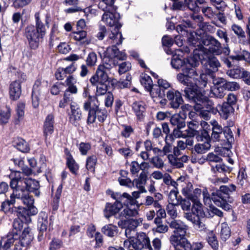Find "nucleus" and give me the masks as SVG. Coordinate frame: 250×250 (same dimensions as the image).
Here are the masks:
<instances>
[{
    "mask_svg": "<svg viewBox=\"0 0 250 250\" xmlns=\"http://www.w3.org/2000/svg\"><path fill=\"white\" fill-rule=\"evenodd\" d=\"M188 42L190 46L195 47L192 57L188 60L192 67L196 66L199 61L206 60L208 52L215 55L222 53L221 43L211 36H201L195 32H190Z\"/></svg>",
    "mask_w": 250,
    "mask_h": 250,
    "instance_id": "f257e3e1",
    "label": "nucleus"
},
{
    "mask_svg": "<svg viewBox=\"0 0 250 250\" xmlns=\"http://www.w3.org/2000/svg\"><path fill=\"white\" fill-rule=\"evenodd\" d=\"M35 25H29L24 29V36L27 39L32 49H36L39 42L45 36L46 31L45 26L42 22L39 12L35 14Z\"/></svg>",
    "mask_w": 250,
    "mask_h": 250,
    "instance_id": "f03ea898",
    "label": "nucleus"
},
{
    "mask_svg": "<svg viewBox=\"0 0 250 250\" xmlns=\"http://www.w3.org/2000/svg\"><path fill=\"white\" fill-rule=\"evenodd\" d=\"M10 186L13 189H19L25 192H33L35 196H40L39 182L31 178L22 177L20 171L15 172V177L11 179Z\"/></svg>",
    "mask_w": 250,
    "mask_h": 250,
    "instance_id": "7ed1b4c3",
    "label": "nucleus"
},
{
    "mask_svg": "<svg viewBox=\"0 0 250 250\" xmlns=\"http://www.w3.org/2000/svg\"><path fill=\"white\" fill-rule=\"evenodd\" d=\"M236 187L233 184L229 186L223 185L219 189L212 193V200L214 204L225 210L231 209V206L229 204L232 201L230 194L236 190Z\"/></svg>",
    "mask_w": 250,
    "mask_h": 250,
    "instance_id": "20e7f679",
    "label": "nucleus"
},
{
    "mask_svg": "<svg viewBox=\"0 0 250 250\" xmlns=\"http://www.w3.org/2000/svg\"><path fill=\"white\" fill-rule=\"evenodd\" d=\"M98 101L95 96H89L87 100L83 104V109L88 111L87 123L93 124L96 118L100 122L103 123L107 118V111L100 109Z\"/></svg>",
    "mask_w": 250,
    "mask_h": 250,
    "instance_id": "39448f33",
    "label": "nucleus"
},
{
    "mask_svg": "<svg viewBox=\"0 0 250 250\" xmlns=\"http://www.w3.org/2000/svg\"><path fill=\"white\" fill-rule=\"evenodd\" d=\"M185 94L189 100L194 103L193 106L195 110L203 109L210 111L212 113H216L217 110L214 107L213 102L200 94L196 88L195 90L190 88H186Z\"/></svg>",
    "mask_w": 250,
    "mask_h": 250,
    "instance_id": "423d86ee",
    "label": "nucleus"
},
{
    "mask_svg": "<svg viewBox=\"0 0 250 250\" xmlns=\"http://www.w3.org/2000/svg\"><path fill=\"white\" fill-rule=\"evenodd\" d=\"M102 17V21L105 22L111 27V33L109 35V38L113 40V43L116 44H121L123 42L122 33L119 32V29L122 24L118 22V20L116 19V15L113 14V11H106Z\"/></svg>",
    "mask_w": 250,
    "mask_h": 250,
    "instance_id": "0eeeda50",
    "label": "nucleus"
},
{
    "mask_svg": "<svg viewBox=\"0 0 250 250\" xmlns=\"http://www.w3.org/2000/svg\"><path fill=\"white\" fill-rule=\"evenodd\" d=\"M188 227L180 220H173V247L176 249L181 244L185 245L188 248L187 239L186 234Z\"/></svg>",
    "mask_w": 250,
    "mask_h": 250,
    "instance_id": "6e6552de",
    "label": "nucleus"
},
{
    "mask_svg": "<svg viewBox=\"0 0 250 250\" xmlns=\"http://www.w3.org/2000/svg\"><path fill=\"white\" fill-rule=\"evenodd\" d=\"M208 60L206 63L205 68V73H202L200 75L199 79L201 81H198L196 84L201 88H204L206 86L208 76H212L213 73L218 70V68L220 66V63L218 59L215 57H207Z\"/></svg>",
    "mask_w": 250,
    "mask_h": 250,
    "instance_id": "1a4fd4ad",
    "label": "nucleus"
},
{
    "mask_svg": "<svg viewBox=\"0 0 250 250\" xmlns=\"http://www.w3.org/2000/svg\"><path fill=\"white\" fill-rule=\"evenodd\" d=\"M186 115L184 113V111H180L178 114H175L173 115V127H174L173 130V137L175 138L182 137L184 138L188 137V133L185 130L184 132L181 131V129L185 127L186 126V123L185 120L186 119Z\"/></svg>",
    "mask_w": 250,
    "mask_h": 250,
    "instance_id": "9d476101",
    "label": "nucleus"
},
{
    "mask_svg": "<svg viewBox=\"0 0 250 250\" xmlns=\"http://www.w3.org/2000/svg\"><path fill=\"white\" fill-rule=\"evenodd\" d=\"M197 77L198 74L195 70L194 68H190L188 69L187 75L180 73L177 75V78L180 83L187 85V87L185 88V90L187 88L195 90V88L197 89V88H202L196 84V82L198 83V81H201Z\"/></svg>",
    "mask_w": 250,
    "mask_h": 250,
    "instance_id": "9b49d317",
    "label": "nucleus"
},
{
    "mask_svg": "<svg viewBox=\"0 0 250 250\" xmlns=\"http://www.w3.org/2000/svg\"><path fill=\"white\" fill-rule=\"evenodd\" d=\"M107 193L111 196V197L116 200V203L118 205H121V209L123 206H136V201L129 194L126 192L123 193L122 194L119 192H114L111 190H108Z\"/></svg>",
    "mask_w": 250,
    "mask_h": 250,
    "instance_id": "f8f14e48",
    "label": "nucleus"
},
{
    "mask_svg": "<svg viewBox=\"0 0 250 250\" xmlns=\"http://www.w3.org/2000/svg\"><path fill=\"white\" fill-rule=\"evenodd\" d=\"M133 249L135 250H142L144 249L153 250L149 237L143 232L138 233L136 237L133 238Z\"/></svg>",
    "mask_w": 250,
    "mask_h": 250,
    "instance_id": "ddd939ff",
    "label": "nucleus"
},
{
    "mask_svg": "<svg viewBox=\"0 0 250 250\" xmlns=\"http://www.w3.org/2000/svg\"><path fill=\"white\" fill-rule=\"evenodd\" d=\"M107 68L103 66H98L95 74L90 79V82L93 86H95L98 83H106L107 82L111 83V79H109L107 72L109 71L106 70Z\"/></svg>",
    "mask_w": 250,
    "mask_h": 250,
    "instance_id": "4468645a",
    "label": "nucleus"
},
{
    "mask_svg": "<svg viewBox=\"0 0 250 250\" xmlns=\"http://www.w3.org/2000/svg\"><path fill=\"white\" fill-rule=\"evenodd\" d=\"M38 211L36 207L31 208H26L19 207L17 208H15V213L18 217V219L24 222L25 223H29L31 221V216L37 214Z\"/></svg>",
    "mask_w": 250,
    "mask_h": 250,
    "instance_id": "2eb2a0df",
    "label": "nucleus"
},
{
    "mask_svg": "<svg viewBox=\"0 0 250 250\" xmlns=\"http://www.w3.org/2000/svg\"><path fill=\"white\" fill-rule=\"evenodd\" d=\"M70 109V113L69 115V121L75 126H78L80 125V121L82 119V111L79 106L76 103L71 104Z\"/></svg>",
    "mask_w": 250,
    "mask_h": 250,
    "instance_id": "dca6fc26",
    "label": "nucleus"
},
{
    "mask_svg": "<svg viewBox=\"0 0 250 250\" xmlns=\"http://www.w3.org/2000/svg\"><path fill=\"white\" fill-rule=\"evenodd\" d=\"M54 116L52 114H48L44 122L43 126V136L46 142L54 132Z\"/></svg>",
    "mask_w": 250,
    "mask_h": 250,
    "instance_id": "f3484780",
    "label": "nucleus"
},
{
    "mask_svg": "<svg viewBox=\"0 0 250 250\" xmlns=\"http://www.w3.org/2000/svg\"><path fill=\"white\" fill-rule=\"evenodd\" d=\"M166 216V213L164 209H160L157 210L156 217L154 220V224L156 225L155 230L159 233H165L168 230V227L163 223L162 219Z\"/></svg>",
    "mask_w": 250,
    "mask_h": 250,
    "instance_id": "a211bd4d",
    "label": "nucleus"
},
{
    "mask_svg": "<svg viewBox=\"0 0 250 250\" xmlns=\"http://www.w3.org/2000/svg\"><path fill=\"white\" fill-rule=\"evenodd\" d=\"M15 198L21 199L22 203L27 206V208L35 207L34 206V199L28 193L17 189H13Z\"/></svg>",
    "mask_w": 250,
    "mask_h": 250,
    "instance_id": "6ab92c4d",
    "label": "nucleus"
},
{
    "mask_svg": "<svg viewBox=\"0 0 250 250\" xmlns=\"http://www.w3.org/2000/svg\"><path fill=\"white\" fill-rule=\"evenodd\" d=\"M47 215L44 213L40 214L38 221V229L39 230L38 240L41 241L44 239V233L46 232L48 225Z\"/></svg>",
    "mask_w": 250,
    "mask_h": 250,
    "instance_id": "aec40b11",
    "label": "nucleus"
},
{
    "mask_svg": "<svg viewBox=\"0 0 250 250\" xmlns=\"http://www.w3.org/2000/svg\"><path fill=\"white\" fill-rule=\"evenodd\" d=\"M42 90L41 81L37 80L35 81L33 86L32 93V105L34 108L39 106L40 103V96Z\"/></svg>",
    "mask_w": 250,
    "mask_h": 250,
    "instance_id": "412c9836",
    "label": "nucleus"
},
{
    "mask_svg": "<svg viewBox=\"0 0 250 250\" xmlns=\"http://www.w3.org/2000/svg\"><path fill=\"white\" fill-rule=\"evenodd\" d=\"M21 93V84L19 81L12 82L9 85L10 98L12 100H17Z\"/></svg>",
    "mask_w": 250,
    "mask_h": 250,
    "instance_id": "4be33fe9",
    "label": "nucleus"
},
{
    "mask_svg": "<svg viewBox=\"0 0 250 250\" xmlns=\"http://www.w3.org/2000/svg\"><path fill=\"white\" fill-rule=\"evenodd\" d=\"M18 238L17 234L13 235L8 233L6 237L0 239V250H8Z\"/></svg>",
    "mask_w": 250,
    "mask_h": 250,
    "instance_id": "5701e85b",
    "label": "nucleus"
},
{
    "mask_svg": "<svg viewBox=\"0 0 250 250\" xmlns=\"http://www.w3.org/2000/svg\"><path fill=\"white\" fill-rule=\"evenodd\" d=\"M131 107L137 119L139 120L143 119L146 111L145 104L142 101H135L132 103Z\"/></svg>",
    "mask_w": 250,
    "mask_h": 250,
    "instance_id": "b1692460",
    "label": "nucleus"
},
{
    "mask_svg": "<svg viewBox=\"0 0 250 250\" xmlns=\"http://www.w3.org/2000/svg\"><path fill=\"white\" fill-rule=\"evenodd\" d=\"M111 43L114 44L111 47L107 48V51L110 54L114 59L116 58L119 60H125L126 58L125 53L123 51H120L117 47L116 43H113V40H111Z\"/></svg>",
    "mask_w": 250,
    "mask_h": 250,
    "instance_id": "393cba45",
    "label": "nucleus"
},
{
    "mask_svg": "<svg viewBox=\"0 0 250 250\" xmlns=\"http://www.w3.org/2000/svg\"><path fill=\"white\" fill-rule=\"evenodd\" d=\"M65 86L67 88L64 92H69V93L76 94L78 92V88L76 86L77 81L73 75H68L67 77L65 82Z\"/></svg>",
    "mask_w": 250,
    "mask_h": 250,
    "instance_id": "a878e982",
    "label": "nucleus"
},
{
    "mask_svg": "<svg viewBox=\"0 0 250 250\" xmlns=\"http://www.w3.org/2000/svg\"><path fill=\"white\" fill-rule=\"evenodd\" d=\"M121 207V205H118L116 202L113 204L106 203L104 210V216L106 218H109L111 216L115 215L120 210Z\"/></svg>",
    "mask_w": 250,
    "mask_h": 250,
    "instance_id": "bb28decb",
    "label": "nucleus"
},
{
    "mask_svg": "<svg viewBox=\"0 0 250 250\" xmlns=\"http://www.w3.org/2000/svg\"><path fill=\"white\" fill-rule=\"evenodd\" d=\"M10 200H7L3 202L1 205L0 211L5 213H13L15 212V208H11V205H14L15 203V197L14 191L10 195Z\"/></svg>",
    "mask_w": 250,
    "mask_h": 250,
    "instance_id": "cd10ccee",
    "label": "nucleus"
},
{
    "mask_svg": "<svg viewBox=\"0 0 250 250\" xmlns=\"http://www.w3.org/2000/svg\"><path fill=\"white\" fill-rule=\"evenodd\" d=\"M87 32L84 30H78L73 32L71 34V38L75 41L79 42L80 44L87 45L89 43V42L87 39Z\"/></svg>",
    "mask_w": 250,
    "mask_h": 250,
    "instance_id": "c85d7f7f",
    "label": "nucleus"
},
{
    "mask_svg": "<svg viewBox=\"0 0 250 250\" xmlns=\"http://www.w3.org/2000/svg\"><path fill=\"white\" fill-rule=\"evenodd\" d=\"M147 180V174L145 171H143L140 174L138 178L135 179L133 180L134 185H135L141 192H146V191L144 185L146 184Z\"/></svg>",
    "mask_w": 250,
    "mask_h": 250,
    "instance_id": "c756f323",
    "label": "nucleus"
},
{
    "mask_svg": "<svg viewBox=\"0 0 250 250\" xmlns=\"http://www.w3.org/2000/svg\"><path fill=\"white\" fill-rule=\"evenodd\" d=\"M210 123L212 125L211 137L216 141H219L221 136L223 135L224 129L215 120L211 121Z\"/></svg>",
    "mask_w": 250,
    "mask_h": 250,
    "instance_id": "7c9ffc66",
    "label": "nucleus"
},
{
    "mask_svg": "<svg viewBox=\"0 0 250 250\" xmlns=\"http://www.w3.org/2000/svg\"><path fill=\"white\" fill-rule=\"evenodd\" d=\"M234 108L230 104L223 103L219 112L221 117L227 120L234 112Z\"/></svg>",
    "mask_w": 250,
    "mask_h": 250,
    "instance_id": "2f4dec72",
    "label": "nucleus"
},
{
    "mask_svg": "<svg viewBox=\"0 0 250 250\" xmlns=\"http://www.w3.org/2000/svg\"><path fill=\"white\" fill-rule=\"evenodd\" d=\"M118 65V62L115 61L114 58L106 51V54L103 59V63L99 66H103L107 68L106 70L110 71V69Z\"/></svg>",
    "mask_w": 250,
    "mask_h": 250,
    "instance_id": "473e14b6",
    "label": "nucleus"
},
{
    "mask_svg": "<svg viewBox=\"0 0 250 250\" xmlns=\"http://www.w3.org/2000/svg\"><path fill=\"white\" fill-rule=\"evenodd\" d=\"M13 145L17 149L22 152L26 153L30 150L28 143L21 138L15 139L13 142Z\"/></svg>",
    "mask_w": 250,
    "mask_h": 250,
    "instance_id": "72a5a7b5",
    "label": "nucleus"
},
{
    "mask_svg": "<svg viewBox=\"0 0 250 250\" xmlns=\"http://www.w3.org/2000/svg\"><path fill=\"white\" fill-rule=\"evenodd\" d=\"M199 122L195 120H192L188 124V129L186 130L188 137H194L199 134V131L197 130L199 127Z\"/></svg>",
    "mask_w": 250,
    "mask_h": 250,
    "instance_id": "f704fd0d",
    "label": "nucleus"
},
{
    "mask_svg": "<svg viewBox=\"0 0 250 250\" xmlns=\"http://www.w3.org/2000/svg\"><path fill=\"white\" fill-rule=\"evenodd\" d=\"M115 0H99L98 7L104 11H115Z\"/></svg>",
    "mask_w": 250,
    "mask_h": 250,
    "instance_id": "c9c22d12",
    "label": "nucleus"
},
{
    "mask_svg": "<svg viewBox=\"0 0 250 250\" xmlns=\"http://www.w3.org/2000/svg\"><path fill=\"white\" fill-rule=\"evenodd\" d=\"M33 235L29 227L25 228L19 240L29 246L33 239Z\"/></svg>",
    "mask_w": 250,
    "mask_h": 250,
    "instance_id": "e433bc0d",
    "label": "nucleus"
},
{
    "mask_svg": "<svg viewBox=\"0 0 250 250\" xmlns=\"http://www.w3.org/2000/svg\"><path fill=\"white\" fill-rule=\"evenodd\" d=\"M187 243L189 245L188 248L186 246L187 244H181L174 250H201L203 248V244L201 242H194L191 245L187 240Z\"/></svg>",
    "mask_w": 250,
    "mask_h": 250,
    "instance_id": "4c0bfd02",
    "label": "nucleus"
},
{
    "mask_svg": "<svg viewBox=\"0 0 250 250\" xmlns=\"http://www.w3.org/2000/svg\"><path fill=\"white\" fill-rule=\"evenodd\" d=\"M101 231L106 236L112 238L117 234L118 228L117 226L112 224H108L104 226Z\"/></svg>",
    "mask_w": 250,
    "mask_h": 250,
    "instance_id": "58836bf2",
    "label": "nucleus"
},
{
    "mask_svg": "<svg viewBox=\"0 0 250 250\" xmlns=\"http://www.w3.org/2000/svg\"><path fill=\"white\" fill-rule=\"evenodd\" d=\"M230 58L238 61H245L250 64V53L245 50L240 51L235 55L231 56Z\"/></svg>",
    "mask_w": 250,
    "mask_h": 250,
    "instance_id": "ea45409f",
    "label": "nucleus"
},
{
    "mask_svg": "<svg viewBox=\"0 0 250 250\" xmlns=\"http://www.w3.org/2000/svg\"><path fill=\"white\" fill-rule=\"evenodd\" d=\"M24 223L20 219H15L13 223V229L8 233L15 235L17 234L20 238L21 230L23 228V223Z\"/></svg>",
    "mask_w": 250,
    "mask_h": 250,
    "instance_id": "a19ab883",
    "label": "nucleus"
},
{
    "mask_svg": "<svg viewBox=\"0 0 250 250\" xmlns=\"http://www.w3.org/2000/svg\"><path fill=\"white\" fill-rule=\"evenodd\" d=\"M140 82L146 90L151 93H153L152 91L153 83L150 76L146 74L144 75L141 77Z\"/></svg>",
    "mask_w": 250,
    "mask_h": 250,
    "instance_id": "79ce46f5",
    "label": "nucleus"
},
{
    "mask_svg": "<svg viewBox=\"0 0 250 250\" xmlns=\"http://www.w3.org/2000/svg\"><path fill=\"white\" fill-rule=\"evenodd\" d=\"M202 194V189L196 188L192 192H187V197L193 203H198L200 201V199Z\"/></svg>",
    "mask_w": 250,
    "mask_h": 250,
    "instance_id": "37998d69",
    "label": "nucleus"
},
{
    "mask_svg": "<svg viewBox=\"0 0 250 250\" xmlns=\"http://www.w3.org/2000/svg\"><path fill=\"white\" fill-rule=\"evenodd\" d=\"M72 94L69 92H64L63 98L60 102L59 107L64 108L69 104H74V103H72L73 99Z\"/></svg>",
    "mask_w": 250,
    "mask_h": 250,
    "instance_id": "c03bdc74",
    "label": "nucleus"
},
{
    "mask_svg": "<svg viewBox=\"0 0 250 250\" xmlns=\"http://www.w3.org/2000/svg\"><path fill=\"white\" fill-rule=\"evenodd\" d=\"M199 216H192L191 214H188L187 218L190 220L197 229L202 230L205 229V224L202 222Z\"/></svg>",
    "mask_w": 250,
    "mask_h": 250,
    "instance_id": "a18cd8bd",
    "label": "nucleus"
},
{
    "mask_svg": "<svg viewBox=\"0 0 250 250\" xmlns=\"http://www.w3.org/2000/svg\"><path fill=\"white\" fill-rule=\"evenodd\" d=\"M24 108L25 104L23 103H19L18 104L16 108L18 118H16L14 120V124L15 125H19L24 115Z\"/></svg>",
    "mask_w": 250,
    "mask_h": 250,
    "instance_id": "49530a36",
    "label": "nucleus"
},
{
    "mask_svg": "<svg viewBox=\"0 0 250 250\" xmlns=\"http://www.w3.org/2000/svg\"><path fill=\"white\" fill-rule=\"evenodd\" d=\"M164 49L167 54H172L171 47L172 46V39L167 35H165L162 39Z\"/></svg>",
    "mask_w": 250,
    "mask_h": 250,
    "instance_id": "de8ad7c7",
    "label": "nucleus"
},
{
    "mask_svg": "<svg viewBox=\"0 0 250 250\" xmlns=\"http://www.w3.org/2000/svg\"><path fill=\"white\" fill-rule=\"evenodd\" d=\"M207 240L208 244L213 250H218V241L216 235L213 232H210L208 233Z\"/></svg>",
    "mask_w": 250,
    "mask_h": 250,
    "instance_id": "09e8293b",
    "label": "nucleus"
},
{
    "mask_svg": "<svg viewBox=\"0 0 250 250\" xmlns=\"http://www.w3.org/2000/svg\"><path fill=\"white\" fill-rule=\"evenodd\" d=\"M138 214V211L135 208V206H126L121 212L120 216L125 218H128L132 216H135Z\"/></svg>",
    "mask_w": 250,
    "mask_h": 250,
    "instance_id": "8fccbe9b",
    "label": "nucleus"
},
{
    "mask_svg": "<svg viewBox=\"0 0 250 250\" xmlns=\"http://www.w3.org/2000/svg\"><path fill=\"white\" fill-rule=\"evenodd\" d=\"M210 144L208 141H204L202 143H198L194 146L195 151L199 154H203L207 152L210 147Z\"/></svg>",
    "mask_w": 250,
    "mask_h": 250,
    "instance_id": "3c124183",
    "label": "nucleus"
},
{
    "mask_svg": "<svg viewBox=\"0 0 250 250\" xmlns=\"http://www.w3.org/2000/svg\"><path fill=\"white\" fill-rule=\"evenodd\" d=\"M191 211L193 216H199L204 217L205 214L203 210L202 205L200 202L193 203Z\"/></svg>",
    "mask_w": 250,
    "mask_h": 250,
    "instance_id": "603ef678",
    "label": "nucleus"
},
{
    "mask_svg": "<svg viewBox=\"0 0 250 250\" xmlns=\"http://www.w3.org/2000/svg\"><path fill=\"white\" fill-rule=\"evenodd\" d=\"M66 165L72 173L74 174L76 173L77 171L78 170L79 166L69 152L68 153Z\"/></svg>",
    "mask_w": 250,
    "mask_h": 250,
    "instance_id": "864d4df0",
    "label": "nucleus"
},
{
    "mask_svg": "<svg viewBox=\"0 0 250 250\" xmlns=\"http://www.w3.org/2000/svg\"><path fill=\"white\" fill-rule=\"evenodd\" d=\"M11 116V109L6 106L5 109L0 110V123L5 124L8 123Z\"/></svg>",
    "mask_w": 250,
    "mask_h": 250,
    "instance_id": "5fc2aeb1",
    "label": "nucleus"
},
{
    "mask_svg": "<svg viewBox=\"0 0 250 250\" xmlns=\"http://www.w3.org/2000/svg\"><path fill=\"white\" fill-rule=\"evenodd\" d=\"M211 170L214 173L217 172L220 173H225L226 172H229L231 169L229 167L226 166L223 164H215L214 165L211 164Z\"/></svg>",
    "mask_w": 250,
    "mask_h": 250,
    "instance_id": "6e6d98bb",
    "label": "nucleus"
},
{
    "mask_svg": "<svg viewBox=\"0 0 250 250\" xmlns=\"http://www.w3.org/2000/svg\"><path fill=\"white\" fill-rule=\"evenodd\" d=\"M175 195L176 196V199H177V202L176 203H173V206H177L179 204H180L182 208L184 210H189L190 209L191 203L190 202V200L188 198L187 199H181L180 200V199L178 198L177 199V193H175Z\"/></svg>",
    "mask_w": 250,
    "mask_h": 250,
    "instance_id": "4d7b16f0",
    "label": "nucleus"
},
{
    "mask_svg": "<svg viewBox=\"0 0 250 250\" xmlns=\"http://www.w3.org/2000/svg\"><path fill=\"white\" fill-rule=\"evenodd\" d=\"M97 162V158L95 155H92L87 157L86 162L87 169L92 172L95 171V167Z\"/></svg>",
    "mask_w": 250,
    "mask_h": 250,
    "instance_id": "13d9d810",
    "label": "nucleus"
},
{
    "mask_svg": "<svg viewBox=\"0 0 250 250\" xmlns=\"http://www.w3.org/2000/svg\"><path fill=\"white\" fill-rule=\"evenodd\" d=\"M191 27V24L189 21H186L185 23L178 24L176 27V30L177 32L182 35H188V28Z\"/></svg>",
    "mask_w": 250,
    "mask_h": 250,
    "instance_id": "bf43d9fd",
    "label": "nucleus"
},
{
    "mask_svg": "<svg viewBox=\"0 0 250 250\" xmlns=\"http://www.w3.org/2000/svg\"><path fill=\"white\" fill-rule=\"evenodd\" d=\"M131 82H128L127 81H119L115 79H112L111 81V84L114 88H125L128 87L130 85Z\"/></svg>",
    "mask_w": 250,
    "mask_h": 250,
    "instance_id": "052dcab7",
    "label": "nucleus"
},
{
    "mask_svg": "<svg viewBox=\"0 0 250 250\" xmlns=\"http://www.w3.org/2000/svg\"><path fill=\"white\" fill-rule=\"evenodd\" d=\"M230 236V229L227 224H222L220 232L221 238L223 241H226Z\"/></svg>",
    "mask_w": 250,
    "mask_h": 250,
    "instance_id": "680f3d73",
    "label": "nucleus"
},
{
    "mask_svg": "<svg viewBox=\"0 0 250 250\" xmlns=\"http://www.w3.org/2000/svg\"><path fill=\"white\" fill-rule=\"evenodd\" d=\"M243 69V68L239 67L231 69L227 71V74L233 79H241V73Z\"/></svg>",
    "mask_w": 250,
    "mask_h": 250,
    "instance_id": "e2e57ef3",
    "label": "nucleus"
},
{
    "mask_svg": "<svg viewBox=\"0 0 250 250\" xmlns=\"http://www.w3.org/2000/svg\"><path fill=\"white\" fill-rule=\"evenodd\" d=\"M225 90L224 87H213L211 88V94L215 98L222 99L226 95Z\"/></svg>",
    "mask_w": 250,
    "mask_h": 250,
    "instance_id": "0e129e2a",
    "label": "nucleus"
},
{
    "mask_svg": "<svg viewBox=\"0 0 250 250\" xmlns=\"http://www.w3.org/2000/svg\"><path fill=\"white\" fill-rule=\"evenodd\" d=\"M183 102L181 94L178 91H175L174 94L173 93V108H178Z\"/></svg>",
    "mask_w": 250,
    "mask_h": 250,
    "instance_id": "69168bd1",
    "label": "nucleus"
},
{
    "mask_svg": "<svg viewBox=\"0 0 250 250\" xmlns=\"http://www.w3.org/2000/svg\"><path fill=\"white\" fill-rule=\"evenodd\" d=\"M97 61V56L94 52H90L85 60L86 64L89 67H93L96 65Z\"/></svg>",
    "mask_w": 250,
    "mask_h": 250,
    "instance_id": "338daca9",
    "label": "nucleus"
},
{
    "mask_svg": "<svg viewBox=\"0 0 250 250\" xmlns=\"http://www.w3.org/2000/svg\"><path fill=\"white\" fill-rule=\"evenodd\" d=\"M166 145L162 150L164 155L170 152L172 146V134L167 135L165 137Z\"/></svg>",
    "mask_w": 250,
    "mask_h": 250,
    "instance_id": "774afa93",
    "label": "nucleus"
}]
</instances>
